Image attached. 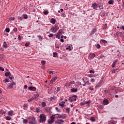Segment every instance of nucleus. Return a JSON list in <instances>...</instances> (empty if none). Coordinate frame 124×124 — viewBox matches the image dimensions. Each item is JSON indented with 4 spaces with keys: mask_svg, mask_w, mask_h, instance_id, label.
<instances>
[{
    "mask_svg": "<svg viewBox=\"0 0 124 124\" xmlns=\"http://www.w3.org/2000/svg\"><path fill=\"white\" fill-rule=\"evenodd\" d=\"M46 118H47V116H46V115L43 113L41 114L39 116V123L42 124H44V123H45V122H46Z\"/></svg>",
    "mask_w": 124,
    "mask_h": 124,
    "instance_id": "obj_1",
    "label": "nucleus"
},
{
    "mask_svg": "<svg viewBox=\"0 0 124 124\" xmlns=\"http://www.w3.org/2000/svg\"><path fill=\"white\" fill-rule=\"evenodd\" d=\"M77 99V95H74L72 97H70L68 98V101L69 102H74V101H76Z\"/></svg>",
    "mask_w": 124,
    "mask_h": 124,
    "instance_id": "obj_2",
    "label": "nucleus"
},
{
    "mask_svg": "<svg viewBox=\"0 0 124 124\" xmlns=\"http://www.w3.org/2000/svg\"><path fill=\"white\" fill-rule=\"evenodd\" d=\"M59 29H60L59 26L55 25L51 28V31L52 32H56Z\"/></svg>",
    "mask_w": 124,
    "mask_h": 124,
    "instance_id": "obj_3",
    "label": "nucleus"
},
{
    "mask_svg": "<svg viewBox=\"0 0 124 124\" xmlns=\"http://www.w3.org/2000/svg\"><path fill=\"white\" fill-rule=\"evenodd\" d=\"M54 122H55V115H52L50 117V120H49L47 123L49 124H52Z\"/></svg>",
    "mask_w": 124,
    "mask_h": 124,
    "instance_id": "obj_4",
    "label": "nucleus"
},
{
    "mask_svg": "<svg viewBox=\"0 0 124 124\" xmlns=\"http://www.w3.org/2000/svg\"><path fill=\"white\" fill-rule=\"evenodd\" d=\"M29 124H36V121L35 120V118L32 117L30 118V120L29 122Z\"/></svg>",
    "mask_w": 124,
    "mask_h": 124,
    "instance_id": "obj_5",
    "label": "nucleus"
},
{
    "mask_svg": "<svg viewBox=\"0 0 124 124\" xmlns=\"http://www.w3.org/2000/svg\"><path fill=\"white\" fill-rule=\"evenodd\" d=\"M95 57V54L94 53H89V56H88V59L89 60H93V58Z\"/></svg>",
    "mask_w": 124,
    "mask_h": 124,
    "instance_id": "obj_6",
    "label": "nucleus"
},
{
    "mask_svg": "<svg viewBox=\"0 0 124 124\" xmlns=\"http://www.w3.org/2000/svg\"><path fill=\"white\" fill-rule=\"evenodd\" d=\"M92 7L93 8V9H95L97 10V8H98V6L97 5V4L96 3H94L92 4Z\"/></svg>",
    "mask_w": 124,
    "mask_h": 124,
    "instance_id": "obj_7",
    "label": "nucleus"
},
{
    "mask_svg": "<svg viewBox=\"0 0 124 124\" xmlns=\"http://www.w3.org/2000/svg\"><path fill=\"white\" fill-rule=\"evenodd\" d=\"M62 30H59V32H57V35H56V38H58V39H60L61 37V34H62Z\"/></svg>",
    "mask_w": 124,
    "mask_h": 124,
    "instance_id": "obj_8",
    "label": "nucleus"
},
{
    "mask_svg": "<svg viewBox=\"0 0 124 124\" xmlns=\"http://www.w3.org/2000/svg\"><path fill=\"white\" fill-rule=\"evenodd\" d=\"M103 104L104 105H108L109 104V101L107 99H106L103 101Z\"/></svg>",
    "mask_w": 124,
    "mask_h": 124,
    "instance_id": "obj_9",
    "label": "nucleus"
},
{
    "mask_svg": "<svg viewBox=\"0 0 124 124\" xmlns=\"http://www.w3.org/2000/svg\"><path fill=\"white\" fill-rule=\"evenodd\" d=\"M29 90H30V91H33V92H35V91H36V88L33 86H30L29 87Z\"/></svg>",
    "mask_w": 124,
    "mask_h": 124,
    "instance_id": "obj_10",
    "label": "nucleus"
},
{
    "mask_svg": "<svg viewBox=\"0 0 124 124\" xmlns=\"http://www.w3.org/2000/svg\"><path fill=\"white\" fill-rule=\"evenodd\" d=\"M57 79H58V77H55L54 78H52L50 80L51 84H53L54 82H55L57 80Z\"/></svg>",
    "mask_w": 124,
    "mask_h": 124,
    "instance_id": "obj_11",
    "label": "nucleus"
},
{
    "mask_svg": "<svg viewBox=\"0 0 124 124\" xmlns=\"http://www.w3.org/2000/svg\"><path fill=\"white\" fill-rule=\"evenodd\" d=\"M15 85H16V83L15 82H12L11 83H10L9 85V88L12 89V88H13V86H15Z\"/></svg>",
    "mask_w": 124,
    "mask_h": 124,
    "instance_id": "obj_12",
    "label": "nucleus"
},
{
    "mask_svg": "<svg viewBox=\"0 0 124 124\" xmlns=\"http://www.w3.org/2000/svg\"><path fill=\"white\" fill-rule=\"evenodd\" d=\"M8 115H9V116H13L14 115H15V114L14 113V111L13 110L9 111L8 112Z\"/></svg>",
    "mask_w": 124,
    "mask_h": 124,
    "instance_id": "obj_13",
    "label": "nucleus"
},
{
    "mask_svg": "<svg viewBox=\"0 0 124 124\" xmlns=\"http://www.w3.org/2000/svg\"><path fill=\"white\" fill-rule=\"evenodd\" d=\"M65 104V102L62 101V102L59 103V106H61V107L63 108V107H64Z\"/></svg>",
    "mask_w": 124,
    "mask_h": 124,
    "instance_id": "obj_14",
    "label": "nucleus"
},
{
    "mask_svg": "<svg viewBox=\"0 0 124 124\" xmlns=\"http://www.w3.org/2000/svg\"><path fill=\"white\" fill-rule=\"evenodd\" d=\"M96 32V28H94L92 30L91 33H90V35H93V34H94Z\"/></svg>",
    "mask_w": 124,
    "mask_h": 124,
    "instance_id": "obj_15",
    "label": "nucleus"
},
{
    "mask_svg": "<svg viewBox=\"0 0 124 124\" xmlns=\"http://www.w3.org/2000/svg\"><path fill=\"white\" fill-rule=\"evenodd\" d=\"M45 63H46V62L45 61H42L41 64H42V68H45Z\"/></svg>",
    "mask_w": 124,
    "mask_h": 124,
    "instance_id": "obj_16",
    "label": "nucleus"
},
{
    "mask_svg": "<svg viewBox=\"0 0 124 124\" xmlns=\"http://www.w3.org/2000/svg\"><path fill=\"white\" fill-rule=\"evenodd\" d=\"M56 124H62V123H64L62 119H60L56 121Z\"/></svg>",
    "mask_w": 124,
    "mask_h": 124,
    "instance_id": "obj_17",
    "label": "nucleus"
},
{
    "mask_svg": "<svg viewBox=\"0 0 124 124\" xmlns=\"http://www.w3.org/2000/svg\"><path fill=\"white\" fill-rule=\"evenodd\" d=\"M116 62H118V59H116L114 61H113V63L112 64V67H115V66H116Z\"/></svg>",
    "mask_w": 124,
    "mask_h": 124,
    "instance_id": "obj_18",
    "label": "nucleus"
},
{
    "mask_svg": "<svg viewBox=\"0 0 124 124\" xmlns=\"http://www.w3.org/2000/svg\"><path fill=\"white\" fill-rule=\"evenodd\" d=\"M77 91H78L77 88H72L71 89V92L72 93H77Z\"/></svg>",
    "mask_w": 124,
    "mask_h": 124,
    "instance_id": "obj_19",
    "label": "nucleus"
},
{
    "mask_svg": "<svg viewBox=\"0 0 124 124\" xmlns=\"http://www.w3.org/2000/svg\"><path fill=\"white\" fill-rule=\"evenodd\" d=\"M5 76L6 77H8L9 76H11V73L10 72H8L5 73Z\"/></svg>",
    "mask_w": 124,
    "mask_h": 124,
    "instance_id": "obj_20",
    "label": "nucleus"
},
{
    "mask_svg": "<svg viewBox=\"0 0 124 124\" xmlns=\"http://www.w3.org/2000/svg\"><path fill=\"white\" fill-rule=\"evenodd\" d=\"M55 117H54V118H56L57 119H60V118H61L62 115L59 114H54Z\"/></svg>",
    "mask_w": 124,
    "mask_h": 124,
    "instance_id": "obj_21",
    "label": "nucleus"
},
{
    "mask_svg": "<svg viewBox=\"0 0 124 124\" xmlns=\"http://www.w3.org/2000/svg\"><path fill=\"white\" fill-rule=\"evenodd\" d=\"M50 23H51L52 24H55L56 23V19H55L54 18H52L50 20Z\"/></svg>",
    "mask_w": 124,
    "mask_h": 124,
    "instance_id": "obj_22",
    "label": "nucleus"
},
{
    "mask_svg": "<svg viewBox=\"0 0 124 124\" xmlns=\"http://www.w3.org/2000/svg\"><path fill=\"white\" fill-rule=\"evenodd\" d=\"M116 55H117V57H121V52H120V51H119V50L117 51Z\"/></svg>",
    "mask_w": 124,
    "mask_h": 124,
    "instance_id": "obj_23",
    "label": "nucleus"
},
{
    "mask_svg": "<svg viewBox=\"0 0 124 124\" xmlns=\"http://www.w3.org/2000/svg\"><path fill=\"white\" fill-rule=\"evenodd\" d=\"M3 47H4V48H7V47H8L7 46V44H6V42H4L3 44Z\"/></svg>",
    "mask_w": 124,
    "mask_h": 124,
    "instance_id": "obj_24",
    "label": "nucleus"
},
{
    "mask_svg": "<svg viewBox=\"0 0 124 124\" xmlns=\"http://www.w3.org/2000/svg\"><path fill=\"white\" fill-rule=\"evenodd\" d=\"M35 100V97H32L30 99H28V102H31V101H32L33 100Z\"/></svg>",
    "mask_w": 124,
    "mask_h": 124,
    "instance_id": "obj_25",
    "label": "nucleus"
},
{
    "mask_svg": "<svg viewBox=\"0 0 124 124\" xmlns=\"http://www.w3.org/2000/svg\"><path fill=\"white\" fill-rule=\"evenodd\" d=\"M90 120L92 122H95V117H92L90 118Z\"/></svg>",
    "mask_w": 124,
    "mask_h": 124,
    "instance_id": "obj_26",
    "label": "nucleus"
},
{
    "mask_svg": "<svg viewBox=\"0 0 124 124\" xmlns=\"http://www.w3.org/2000/svg\"><path fill=\"white\" fill-rule=\"evenodd\" d=\"M100 42L101 43H104V44H107V42L104 40H101Z\"/></svg>",
    "mask_w": 124,
    "mask_h": 124,
    "instance_id": "obj_27",
    "label": "nucleus"
},
{
    "mask_svg": "<svg viewBox=\"0 0 124 124\" xmlns=\"http://www.w3.org/2000/svg\"><path fill=\"white\" fill-rule=\"evenodd\" d=\"M82 80H83V82H86V81H89V80L88 79V78H87V77L83 78H82Z\"/></svg>",
    "mask_w": 124,
    "mask_h": 124,
    "instance_id": "obj_28",
    "label": "nucleus"
},
{
    "mask_svg": "<svg viewBox=\"0 0 124 124\" xmlns=\"http://www.w3.org/2000/svg\"><path fill=\"white\" fill-rule=\"evenodd\" d=\"M10 80H9V79H8V78H6L5 79H4V80H3V82H4V83H9V81H10Z\"/></svg>",
    "mask_w": 124,
    "mask_h": 124,
    "instance_id": "obj_29",
    "label": "nucleus"
},
{
    "mask_svg": "<svg viewBox=\"0 0 124 124\" xmlns=\"http://www.w3.org/2000/svg\"><path fill=\"white\" fill-rule=\"evenodd\" d=\"M76 86H77V87H78V86H81V82H77V83H76Z\"/></svg>",
    "mask_w": 124,
    "mask_h": 124,
    "instance_id": "obj_30",
    "label": "nucleus"
},
{
    "mask_svg": "<svg viewBox=\"0 0 124 124\" xmlns=\"http://www.w3.org/2000/svg\"><path fill=\"white\" fill-rule=\"evenodd\" d=\"M42 107H45V106H46V103H45V102H42Z\"/></svg>",
    "mask_w": 124,
    "mask_h": 124,
    "instance_id": "obj_31",
    "label": "nucleus"
},
{
    "mask_svg": "<svg viewBox=\"0 0 124 124\" xmlns=\"http://www.w3.org/2000/svg\"><path fill=\"white\" fill-rule=\"evenodd\" d=\"M38 96H39V95L37 93H36V94H34V96L33 97H35V99H36V98H37Z\"/></svg>",
    "mask_w": 124,
    "mask_h": 124,
    "instance_id": "obj_32",
    "label": "nucleus"
},
{
    "mask_svg": "<svg viewBox=\"0 0 124 124\" xmlns=\"http://www.w3.org/2000/svg\"><path fill=\"white\" fill-rule=\"evenodd\" d=\"M117 70H119V68H117L112 70L111 73H115L116 71H117Z\"/></svg>",
    "mask_w": 124,
    "mask_h": 124,
    "instance_id": "obj_33",
    "label": "nucleus"
},
{
    "mask_svg": "<svg viewBox=\"0 0 124 124\" xmlns=\"http://www.w3.org/2000/svg\"><path fill=\"white\" fill-rule=\"evenodd\" d=\"M66 50H68V51H71V47L70 46H68L66 48Z\"/></svg>",
    "mask_w": 124,
    "mask_h": 124,
    "instance_id": "obj_34",
    "label": "nucleus"
},
{
    "mask_svg": "<svg viewBox=\"0 0 124 124\" xmlns=\"http://www.w3.org/2000/svg\"><path fill=\"white\" fill-rule=\"evenodd\" d=\"M114 3V0H110L109 1V4H113Z\"/></svg>",
    "mask_w": 124,
    "mask_h": 124,
    "instance_id": "obj_35",
    "label": "nucleus"
},
{
    "mask_svg": "<svg viewBox=\"0 0 124 124\" xmlns=\"http://www.w3.org/2000/svg\"><path fill=\"white\" fill-rule=\"evenodd\" d=\"M58 56V53L56 52H53V57L56 58Z\"/></svg>",
    "mask_w": 124,
    "mask_h": 124,
    "instance_id": "obj_36",
    "label": "nucleus"
},
{
    "mask_svg": "<svg viewBox=\"0 0 124 124\" xmlns=\"http://www.w3.org/2000/svg\"><path fill=\"white\" fill-rule=\"evenodd\" d=\"M23 107H24V109L26 110V109H27V108H28V105H27V104H24V105H23Z\"/></svg>",
    "mask_w": 124,
    "mask_h": 124,
    "instance_id": "obj_37",
    "label": "nucleus"
},
{
    "mask_svg": "<svg viewBox=\"0 0 124 124\" xmlns=\"http://www.w3.org/2000/svg\"><path fill=\"white\" fill-rule=\"evenodd\" d=\"M9 20L10 21H14V20H15V17H10Z\"/></svg>",
    "mask_w": 124,
    "mask_h": 124,
    "instance_id": "obj_38",
    "label": "nucleus"
},
{
    "mask_svg": "<svg viewBox=\"0 0 124 124\" xmlns=\"http://www.w3.org/2000/svg\"><path fill=\"white\" fill-rule=\"evenodd\" d=\"M23 18H24V19H28V15H23Z\"/></svg>",
    "mask_w": 124,
    "mask_h": 124,
    "instance_id": "obj_39",
    "label": "nucleus"
},
{
    "mask_svg": "<svg viewBox=\"0 0 124 124\" xmlns=\"http://www.w3.org/2000/svg\"><path fill=\"white\" fill-rule=\"evenodd\" d=\"M90 81H91V83H93V82H95V79L94 78H91Z\"/></svg>",
    "mask_w": 124,
    "mask_h": 124,
    "instance_id": "obj_40",
    "label": "nucleus"
},
{
    "mask_svg": "<svg viewBox=\"0 0 124 124\" xmlns=\"http://www.w3.org/2000/svg\"><path fill=\"white\" fill-rule=\"evenodd\" d=\"M85 104H88L89 105V104H90V103H91V101H85L84 102Z\"/></svg>",
    "mask_w": 124,
    "mask_h": 124,
    "instance_id": "obj_41",
    "label": "nucleus"
},
{
    "mask_svg": "<svg viewBox=\"0 0 124 124\" xmlns=\"http://www.w3.org/2000/svg\"><path fill=\"white\" fill-rule=\"evenodd\" d=\"M6 120L7 121H10V120H11V117H10V116H7L6 117Z\"/></svg>",
    "mask_w": 124,
    "mask_h": 124,
    "instance_id": "obj_42",
    "label": "nucleus"
},
{
    "mask_svg": "<svg viewBox=\"0 0 124 124\" xmlns=\"http://www.w3.org/2000/svg\"><path fill=\"white\" fill-rule=\"evenodd\" d=\"M48 36H49V37H53V36H54V34L52 33H49V34L48 35Z\"/></svg>",
    "mask_w": 124,
    "mask_h": 124,
    "instance_id": "obj_43",
    "label": "nucleus"
},
{
    "mask_svg": "<svg viewBox=\"0 0 124 124\" xmlns=\"http://www.w3.org/2000/svg\"><path fill=\"white\" fill-rule=\"evenodd\" d=\"M38 37H39V40H40V41H41V40H42V37H41V36L38 35Z\"/></svg>",
    "mask_w": 124,
    "mask_h": 124,
    "instance_id": "obj_44",
    "label": "nucleus"
},
{
    "mask_svg": "<svg viewBox=\"0 0 124 124\" xmlns=\"http://www.w3.org/2000/svg\"><path fill=\"white\" fill-rule=\"evenodd\" d=\"M84 84H86V85H88V86H90V84H89V80L87 81H84Z\"/></svg>",
    "mask_w": 124,
    "mask_h": 124,
    "instance_id": "obj_45",
    "label": "nucleus"
},
{
    "mask_svg": "<svg viewBox=\"0 0 124 124\" xmlns=\"http://www.w3.org/2000/svg\"><path fill=\"white\" fill-rule=\"evenodd\" d=\"M5 31L6 32H9L10 31V30L9 28H6Z\"/></svg>",
    "mask_w": 124,
    "mask_h": 124,
    "instance_id": "obj_46",
    "label": "nucleus"
},
{
    "mask_svg": "<svg viewBox=\"0 0 124 124\" xmlns=\"http://www.w3.org/2000/svg\"><path fill=\"white\" fill-rule=\"evenodd\" d=\"M43 13H44V14H45V15H47V14H48V13H49V12H48V11H45L43 12Z\"/></svg>",
    "mask_w": 124,
    "mask_h": 124,
    "instance_id": "obj_47",
    "label": "nucleus"
},
{
    "mask_svg": "<svg viewBox=\"0 0 124 124\" xmlns=\"http://www.w3.org/2000/svg\"><path fill=\"white\" fill-rule=\"evenodd\" d=\"M18 20H20V21H21V20H23V16H18Z\"/></svg>",
    "mask_w": 124,
    "mask_h": 124,
    "instance_id": "obj_48",
    "label": "nucleus"
},
{
    "mask_svg": "<svg viewBox=\"0 0 124 124\" xmlns=\"http://www.w3.org/2000/svg\"><path fill=\"white\" fill-rule=\"evenodd\" d=\"M65 109L67 112H69L70 111V108H66Z\"/></svg>",
    "mask_w": 124,
    "mask_h": 124,
    "instance_id": "obj_49",
    "label": "nucleus"
},
{
    "mask_svg": "<svg viewBox=\"0 0 124 124\" xmlns=\"http://www.w3.org/2000/svg\"><path fill=\"white\" fill-rule=\"evenodd\" d=\"M56 110L57 111V112H61V109H59L58 107L55 108Z\"/></svg>",
    "mask_w": 124,
    "mask_h": 124,
    "instance_id": "obj_50",
    "label": "nucleus"
},
{
    "mask_svg": "<svg viewBox=\"0 0 124 124\" xmlns=\"http://www.w3.org/2000/svg\"><path fill=\"white\" fill-rule=\"evenodd\" d=\"M0 70H1V71H4V68H3V67H2L0 66Z\"/></svg>",
    "mask_w": 124,
    "mask_h": 124,
    "instance_id": "obj_51",
    "label": "nucleus"
},
{
    "mask_svg": "<svg viewBox=\"0 0 124 124\" xmlns=\"http://www.w3.org/2000/svg\"><path fill=\"white\" fill-rule=\"evenodd\" d=\"M30 45V43H26L25 45V47H28Z\"/></svg>",
    "mask_w": 124,
    "mask_h": 124,
    "instance_id": "obj_52",
    "label": "nucleus"
},
{
    "mask_svg": "<svg viewBox=\"0 0 124 124\" xmlns=\"http://www.w3.org/2000/svg\"><path fill=\"white\" fill-rule=\"evenodd\" d=\"M89 72H90V73H93H93H94V71L93 70H90L89 71Z\"/></svg>",
    "mask_w": 124,
    "mask_h": 124,
    "instance_id": "obj_53",
    "label": "nucleus"
},
{
    "mask_svg": "<svg viewBox=\"0 0 124 124\" xmlns=\"http://www.w3.org/2000/svg\"><path fill=\"white\" fill-rule=\"evenodd\" d=\"M69 84H70L71 85H73V84H75V82H74V81H70L69 82Z\"/></svg>",
    "mask_w": 124,
    "mask_h": 124,
    "instance_id": "obj_54",
    "label": "nucleus"
},
{
    "mask_svg": "<svg viewBox=\"0 0 124 124\" xmlns=\"http://www.w3.org/2000/svg\"><path fill=\"white\" fill-rule=\"evenodd\" d=\"M24 124H26V123H28V120L25 119L23 120Z\"/></svg>",
    "mask_w": 124,
    "mask_h": 124,
    "instance_id": "obj_55",
    "label": "nucleus"
},
{
    "mask_svg": "<svg viewBox=\"0 0 124 124\" xmlns=\"http://www.w3.org/2000/svg\"><path fill=\"white\" fill-rule=\"evenodd\" d=\"M96 47L97 49H99L100 48V45L99 44L97 45Z\"/></svg>",
    "mask_w": 124,
    "mask_h": 124,
    "instance_id": "obj_56",
    "label": "nucleus"
},
{
    "mask_svg": "<svg viewBox=\"0 0 124 124\" xmlns=\"http://www.w3.org/2000/svg\"><path fill=\"white\" fill-rule=\"evenodd\" d=\"M57 92H60L61 91V89H60L59 87L57 88Z\"/></svg>",
    "mask_w": 124,
    "mask_h": 124,
    "instance_id": "obj_57",
    "label": "nucleus"
},
{
    "mask_svg": "<svg viewBox=\"0 0 124 124\" xmlns=\"http://www.w3.org/2000/svg\"><path fill=\"white\" fill-rule=\"evenodd\" d=\"M13 31H15V32H16V31H18V30L17 29V28H14V29H13Z\"/></svg>",
    "mask_w": 124,
    "mask_h": 124,
    "instance_id": "obj_58",
    "label": "nucleus"
},
{
    "mask_svg": "<svg viewBox=\"0 0 124 124\" xmlns=\"http://www.w3.org/2000/svg\"><path fill=\"white\" fill-rule=\"evenodd\" d=\"M85 102H81L80 103V105H81V106H83V105H85Z\"/></svg>",
    "mask_w": 124,
    "mask_h": 124,
    "instance_id": "obj_59",
    "label": "nucleus"
},
{
    "mask_svg": "<svg viewBox=\"0 0 124 124\" xmlns=\"http://www.w3.org/2000/svg\"><path fill=\"white\" fill-rule=\"evenodd\" d=\"M36 111L38 113V112H39V108H37L36 109Z\"/></svg>",
    "mask_w": 124,
    "mask_h": 124,
    "instance_id": "obj_60",
    "label": "nucleus"
},
{
    "mask_svg": "<svg viewBox=\"0 0 124 124\" xmlns=\"http://www.w3.org/2000/svg\"><path fill=\"white\" fill-rule=\"evenodd\" d=\"M89 90H90V91H93V87H90V88H89Z\"/></svg>",
    "mask_w": 124,
    "mask_h": 124,
    "instance_id": "obj_61",
    "label": "nucleus"
},
{
    "mask_svg": "<svg viewBox=\"0 0 124 124\" xmlns=\"http://www.w3.org/2000/svg\"><path fill=\"white\" fill-rule=\"evenodd\" d=\"M28 88V86L27 85H24V89H26Z\"/></svg>",
    "mask_w": 124,
    "mask_h": 124,
    "instance_id": "obj_62",
    "label": "nucleus"
},
{
    "mask_svg": "<svg viewBox=\"0 0 124 124\" xmlns=\"http://www.w3.org/2000/svg\"><path fill=\"white\" fill-rule=\"evenodd\" d=\"M60 41H61V42H62V43L64 42V40H63V39H61L60 40Z\"/></svg>",
    "mask_w": 124,
    "mask_h": 124,
    "instance_id": "obj_63",
    "label": "nucleus"
},
{
    "mask_svg": "<svg viewBox=\"0 0 124 124\" xmlns=\"http://www.w3.org/2000/svg\"><path fill=\"white\" fill-rule=\"evenodd\" d=\"M120 29H122V30H123V31H124V26H122V27H121Z\"/></svg>",
    "mask_w": 124,
    "mask_h": 124,
    "instance_id": "obj_64",
    "label": "nucleus"
}]
</instances>
